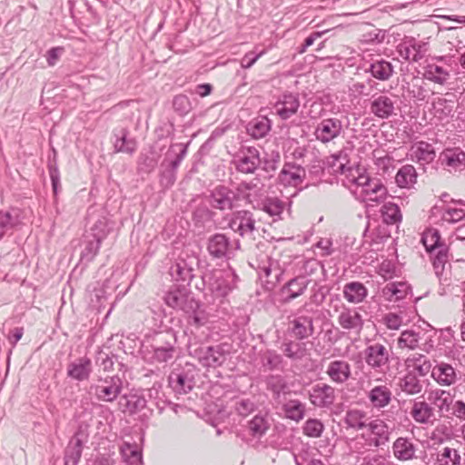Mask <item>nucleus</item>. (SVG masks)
I'll return each mask as SVG.
<instances>
[{"label":"nucleus","mask_w":465,"mask_h":465,"mask_svg":"<svg viewBox=\"0 0 465 465\" xmlns=\"http://www.w3.org/2000/svg\"><path fill=\"white\" fill-rule=\"evenodd\" d=\"M361 436L370 441L371 445L379 446L381 441L388 440L389 432L387 424L379 419L365 423Z\"/></svg>","instance_id":"nucleus-1"},{"label":"nucleus","mask_w":465,"mask_h":465,"mask_svg":"<svg viewBox=\"0 0 465 465\" xmlns=\"http://www.w3.org/2000/svg\"><path fill=\"white\" fill-rule=\"evenodd\" d=\"M305 177L304 168L293 163H287L283 165L278 178L284 186L297 187L302 183Z\"/></svg>","instance_id":"nucleus-2"},{"label":"nucleus","mask_w":465,"mask_h":465,"mask_svg":"<svg viewBox=\"0 0 465 465\" xmlns=\"http://www.w3.org/2000/svg\"><path fill=\"white\" fill-rule=\"evenodd\" d=\"M309 400L315 407L330 405L334 400V389L324 383L315 384L309 391Z\"/></svg>","instance_id":"nucleus-3"},{"label":"nucleus","mask_w":465,"mask_h":465,"mask_svg":"<svg viewBox=\"0 0 465 465\" xmlns=\"http://www.w3.org/2000/svg\"><path fill=\"white\" fill-rule=\"evenodd\" d=\"M341 123L338 119H325L322 121L315 130L316 138L322 143H328L340 135Z\"/></svg>","instance_id":"nucleus-4"},{"label":"nucleus","mask_w":465,"mask_h":465,"mask_svg":"<svg viewBox=\"0 0 465 465\" xmlns=\"http://www.w3.org/2000/svg\"><path fill=\"white\" fill-rule=\"evenodd\" d=\"M442 164L450 172H458L465 169V153L459 148L446 149L440 156Z\"/></svg>","instance_id":"nucleus-5"},{"label":"nucleus","mask_w":465,"mask_h":465,"mask_svg":"<svg viewBox=\"0 0 465 465\" xmlns=\"http://www.w3.org/2000/svg\"><path fill=\"white\" fill-rule=\"evenodd\" d=\"M338 323L344 330H353L359 332L362 329L363 320L356 309L343 308L338 316Z\"/></svg>","instance_id":"nucleus-6"},{"label":"nucleus","mask_w":465,"mask_h":465,"mask_svg":"<svg viewBox=\"0 0 465 465\" xmlns=\"http://www.w3.org/2000/svg\"><path fill=\"white\" fill-rule=\"evenodd\" d=\"M428 401L433 405L438 412H449L451 409L453 398L450 391L441 389L431 390L428 392Z\"/></svg>","instance_id":"nucleus-7"},{"label":"nucleus","mask_w":465,"mask_h":465,"mask_svg":"<svg viewBox=\"0 0 465 465\" xmlns=\"http://www.w3.org/2000/svg\"><path fill=\"white\" fill-rule=\"evenodd\" d=\"M365 360L369 366L381 368L388 363V351L383 345L375 343L366 349Z\"/></svg>","instance_id":"nucleus-8"},{"label":"nucleus","mask_w":465,"mask_h":465,"mask_svg":"<svg viewBox=\"0 0 465 465\" xmlns=\"http://www.w3.org/2000/svg\"><path fill=\"white\" fill-rule=\"evenodd\" d=\"M300 107L299 99L292 94H285L274 105L275 113L282 119L286 120L295 114Z\"/></svg>","instance_id":"nucleus-9"},{"label":"nucleus","mask_w":465,"mask_h":465,"mask_svg":"<svg viewBox=\"0 0 465 465\" xmlns=\"http://www.w3.org/2000/svg\"><path fill=\"white\" fill-rule=\"evenodd\" d=\"M326 373L332 381L337 383H343L351 376V366L345 361H333L329 363Z\"/></svg>","instance_id":"nucleus-10"},{"label":"nucleus","mask_w":465,"mask_h":465,"mask_svg":"<svg viewBox=\"0 0 465 465\" xmlns=\"http://www.w3.org/2000/svg\"><path fill=\"white\" fill-rule=\"evenodd\" d=\"M392 450L397 460L406 461L415 457L416 448L410 439L400 437L393 442Z\"/></svg>","instance_id":"nucleus-11"},{"label":"nucleus","mask_w":465,"mask_h":465,"mask_svg":"<svg viewBox=\"0 0 465 465\" xmlns=\"http://www.w3.org/2000/svg\"><path fill=\"white\" fill-rule=\"evenodd\" d=\"M432 378L442 386H450L456 381L457 375L454 368L448 363L436 365L431 371Z\"/></svg>","instance_id":"nucleus-12"},{"label":"nucleus","mask_w":465,"mask_h":465,"mask_svg":"<svg viewBox=\"0 0 465 465\" xmlns=\"http://www.w3.org/2000/svg\"><path fill=\"white\" fill-rule=\"evenodd\" d=\"M360 186L363 188L362 192L368 201L380 202L387 196V189L379 180L368 176L367 183Z\"/></svg>","instance_id":"nucleus-13"},{"label":"nucleus","mask_w":465,"mask_h":465,"mask_svg":"<svg viewBox=\"0 0 465 465\" xmlns=\"http://www.w3.org/2000/svg\"><path fill=\"white\" fill-rule=\"evenodd\" d=\"M406 371L418 374L420 377L426 376L431 369V364L429 360L421 354H414L410 356L405 361Z\"/></svg>","instance_id":"nucleus-14"},{"label":"nucleus","mask_w":465,"mask_h":465,"mask_svg":"<svg viewBox=\"0 0 465 465\" xmlns=\"http://www.w3.org/2000/svg\"><path fill=\"white\" fill-rule=\"evenodd\" d=\"M410 415L420 424H427L431 421L434 411L432 407L424 401H415L411 406Z\"/></svg>","instance_id":"nucleus-15"},{"label":"nucleus","mask_w":465,"mask_h":465,"mask_svg":"<svg viewBox=\"0 0 465 465\" xmlns=\"http://www.w3.org/2000/svg\"><path fill=\"white\" fill-rule=\"evenodd\" d=\"M92 371L91 360L87 358H81L72 362L67 367V374L69 377L84 381L89 378Z\"/></svg>","instance_id":"nucleus-16"},{"label":"nucleus","mask_w":465,"mask_h":465,"mask_svg":"<svg viewBox=\"0 0 465 465\" xmlns=\"http://www.w3.org/2000/svg\"><path fill=\"white\" fill-rule=\"evenodd\" d=\"M207 250L213 258H223L229 250V240L222 233L213 235L207 243Z\"/></svg>","instance_id":"nucleus-17"},{"label":"nucleus","mask_w":465,"mask_h":465,"mask_svg":"<svg viewBox=\"0 0 465 465\" xmlns=\"http://www.w3.org/2000/svg\"><path fill=\"white\" fill-rule=\"evenodd\" d=\"M343 296L350 303H360L368 295L367 288L359 282L346 283L343 287Z\"/></svg>","instance_id":"nucleus-18"},{"label":"nucleus","mask_w":465,"mask_h":465,"mask_svg":"<svg viewBox=\"0 0 465 465\" xmlns=\"http://www.w3.org/2000/svg\"><path fill=\"white\" fill-rule=\"evenodd\" d=\"M234 194L229 189L223 186H219L214 189L212 194L211 204L213 207L226 210L232 207V200Z\"/></svg>","instance_id":"nucleus-19"},{"label":"nucleus","mask_w":465,"mask_h":465,"mask_svg":"<svg viewBox=\"0 0 465 465\" xmlns=\"http://www.w3.org/2000/svg\"><path fill=\"white\" fill-rule=\"evenodd\" d=\"M368 397L373 407L383 408L391 402V391L387 386L379 385L369 391Z\"/></svg>","instance_id":"nucleus-20"},{"label":"nucleus","mask_w":465,"mask_h":465,"mask_svg":"<svg viewBox=\"0 0 465 465\" xmlns=\"http://www.w3.org/2000/svg\"><path fill=\"white\" fill-rule=\"evenodd\" d=\"M409 292V286L405 282H391L385 285L381 294L386 301L397 302L404 299Z\"/></svg>","instance_id":"nucleus-21"},{"label":"nucleus","mask_w":465,"mask_h":465,"mask_svg":"<svg viewBox=\"0 0 465 465\" xmlns=\"http://www.w3.org/2000/svg\"><path fill=\"white\" fill-rule=\"evenodd\" d=\"M371 111L379 118H387L392 114L394 104L388 96L380 95L371 102Z\"/></svg>","instance_id":"nucleus-22"},{"label":"nucleus","mask_w":465,"mask_h":465,"mask_svg":"<svg viewBox=\"0 0 465 465\" xmlns=\"http://www.w3.org/2000/svg\"><path fill=\"white\" fill-rule=\"evenodd\" d=\"M411 157L424 163H430L436 156L433 146L427 142H418L411 148Z\"/></svg>","instance_id":"nucleus-23"},{"label":"nucleus","mask_w":465,"mask_h":465,"mask_svg":"<svg viewBox=\"0 0 465 465\" xmlns=\"http://www.w3.org/2000/svg\"><path fill=\"white\" fill-rule=\"evenodd\" d=\"M417 180L415 168L411 164L402 166L395 176V182L401 188H411Z\"/></svg>","instance_id":"nucleus-24"},{"label":"nucleus","mask_w":465,"mask_h":465,"mask_svg":"<svg viewBox=\"0 0 465 465\" xmlns=\"http://www.w3.org/2000/svg\"><path fill=\"white\" fill-rule=\"evenodd\" d=\"M399 386L402 391L410 395L418 394L422 391V384L417 375L409 371L400 379Z\"/></svg>","instance_id":"nucleus-25"},{"label":"nucleus","mask_w":465,"mask_h":465,"mask_svg":"<svg viewBox=\"0 0 465 465\" xmlns=\"http://www.w3.org/2000/svg\"><path fill=\"white\" fill-rule=\"evenodd\" d=\"M292 333L298 339L309 337L313 332L312 321L308 317H299L292 321Z\"/></svg>","instance_id":"nucleus-26"},{"label":"nucleus","mask_w":465,"mask_h":465,"mask_svg":"<svg viewBox=\"0 0 465 465\" xmlns=\"http://www.w3.org/2000/svg\"><path fill=\"white\" fill-rule=\"evenodd\" d=\"M121 392L120 383L115 382L114 380L108 385L96 386L95 395L103 401L112 402L114 401Z\"/></svg>","instance_id":"nucleus-27"},{"label":"nucleus","mask_w":465,"mask_h":465,"mask_svg":"<svg viewBox=\"0 0 465 465\" xmlns=\"http://www.w3.org/2000/svg\"><path fill=\"white\" fill-rule=\"evenodd\" d=\"M436 462L438 465H460V455L458 450L446 446L438 451Z\"/></svg>","instance_id":"nucleus-28"},{"label":"nucleus","mask_w":465,"mask_h":465,"mask_svg":"<svg viewBox=\"0 0 465 465\" xmlns=\"http://www.w3.org/2000/svg\"><path fill=\"white\" fill-rule=\"evenodd\" d=\"M424 77L435 84H444L450 77L449 72L437 64H429L424 72Z\"/></svg>","instance_id":"nucleus-29"},{"label":"nucleus","mask_w":465,"mask_h":465,"mask_svg":"<svg viewBox=\"0 0 465 465\" xmlns=\"http://www.w3.org/2000/svg\"><path fill=\"white\" fill-rule=\"evenodd\" d=\"M286 418L294 421H300L305 414V405L298 400H292L283 405Z\"/></svg>","instance_id":"nucleus-30"},{"label":"nucleus","mask_w":465,"mask_h":465,"mask_svg":"<svg viewBox=\"0 0 465 465\" xmlns=\"http://www.w3.org/2000/svg\"><path fill=\"white\" fill-rule=\"evenodd\" d=\"M344 421L350 428L363 430L366 423V413L361 410H349L346 412Z\"/></svg>","instance_id":"nucleus-31"},{"label":"nucleus","mask_w":465,"mask_h":465,"mask_svg":"<svg viewBox=\"0 0 465 465\" xmlns=\"http://www.w3.org/2000/svg\"><path fill=\"white\" fill-rule=\"evenodd\" d=\"M237 220H239V223L234 230L241 235H243L246 232H252L254 230V220L248 212L238 213L235 220L232 222V224H236Z\"/></svg>","instance_id":"nucleus-32"},{"label":"nucleus","mask_w":465,"mask_h":465,"mask_svg":"<svg viewBox=\"0 0 465 465\" xmlns=\"http://www.w3.org/2000/svg\"><path fill=\"white\" fill-rule=\"evenodd\" d=\"M343 174H345L347 180L350 183L357 184L359 186L361 184H365L368 181L366 170L360 165L354 167L347 166L345 173H343Z\"/></svg>","instance_id":"nucleus-33"},{"label":"nucleus","mask_w":465,"mask_h":465,"mask_svg":"<svg viewBox=\"0 0 465 465\" xmlns=\"http://www.w3.org/2000/svg\"><path fill=\"white\" fill-rule=\"evenodd\" d=\"M383 221L388 224L399 223L402 216L399 206L392 203H385L381 208Z\"/></svg>","instance_id":"nucleus-34"},{"label":"nucleus","mask_w":465,"mask_h":465,"mask_svg":"<svg viewBox=\"0 0 465 465\" xmlns=\"http://www.w3.org/2000/svg\"><path fill=\"white\" fill-rule=\"evenodd\" d=\"M419 341V333L413 331H404L398 338V347L401 350H414L418 347Z\"/></svg>","instance_id":"nucleus-35"},{"label":"nucleus","mask_w":465,"mask_h":465,"mask_svg":"<svg viewBox=\"0 0 465 465\" xmlns=\"http://www.w3.org/2000/svg\"><path fill=\"white\" fill-rule=\"evenodd\" d=\"M371 74L380 80H387L392 74V66L387 61H378L371 66Z\"/></svg>","instance_id":"nucleus-36"},{"label":"nucleus","mask_w":465,"mask_h":465,"mask_svg":"<svg viewBox=\"0 0 465 465\" xmlns=\"http://www.w3.org/2000/svg\"><path fill=\"white\" fill-rule=\"evenodd\" d=\"M324 430V426L321 420L317 419L307 420L302 427L304 435L310 438H319Z\"/></svg>","instance_id":"nucleus-37"},{"label":"nucleus","mask_w":465,"mask_h":465,"mask_svg":"<svg viewBox=\"0 0 465 465\" xmlns=\"http://www.w3.org/2000/svg\"><path fill=\"white\" fill-rule=\"evenodd\" d=\"M348 163L349 160L347 158V155L345 153H342L341 152L339 153L338 154L331 155L328 158L329 166L332 169V172L336 173H345Z\"/></svg>","instance_id":"nucleus-38"},{"label":"nucleus","mask_w":465,"mask_h":465,"mask_svg":"<svg viewBox=\"0 0 465 465\" xmlns=\"http://www.w3.org/2000/svg\"><path fill=\"white\" fill-rule=\"evenodd\" d=\"M448 262V250L440 249L432 259L433 269L437 276H441L444 273Z\"/></svg>","instance_id":"nucleus-39"},{"label":"nucleus","mask_w":465,"mask_h":465,"mask_svg":"<svg viewBox=\"0 0 465 465\" xmlns=\"http://www.w3.org/2000/svg\"><path fill=\"white\" fill-rule=\"evenodd\" d=\"M306 289V284L303 281L297 279L289 282L287 286L284 288V292L287 293L286 300H293L302 295Z\"/></svg>","instance_id":"nucleus-40"},{"label":"nucleus","mask_w":465,"mask_h":465,"mask_svg":"<svg viewBox=\"0 0 465 465\" xmlns=\"http://www.w3.org/2000/svg\"><path fill=\"white\" fill-rule=\"evenodd\" d=\"M440 239V236L437 230L428 229L424 232L421 241L425 246L426 251L431 252L439 246Z\"/></svg>","instance_id":"nucleus-41"},{"label":"nucleus","mask_w":465,"mask_h":465,"mask_svg":"<svg viewBox=\"0 0 465 465\" xmlns=\"http://www.w3.org/2000/svg\"><path fill=\"white\" fill-rule=\"evenodd\" d=\"M381 322L390 330H399L403 322L401 313L388 312L382 316Z\"/></svg>","instance_id":"nucleus-42"},{"label":"nucleus","mask_w":465,"mask_h":465,"mask_svg":"<svg viewBox=\"0 0 465 465\" xmlns=\"http://www.w3.org/2000/svg\"><path fill=\"white\" fill-rule=\"evenodd\" d=\"M261 279L263 282V286L268 291L272 290L280 281L278 274L272 275V269L270 267L262 268Z\"/></svg>","instance_id":"nucleus-43"},{"label":"nucleus","mask_w":465,"mask_h":465,"mask_svg":"<svg viewBox=\"0 0 465 465\" xmlns=\"http://www.w3.org/2000/svg\"><path fill=\"white\" fill-rule=\"evenodd\" d=\"M249 429L254 435H262L268 429L267 421L263 417L255 416L250 420Z\"/></svg>","instance_id":"nucleus-44"},{"label":"nucleus","mask_w":465,"mask_h":465,"mask_svg":"<svg viewBox=\"0 0 465 465\" xmlns=\"http://www.w3.org/2000/svg\"><path fill=\"white\" fill-rule=\"evenodd\" d=\"M268 387L277 395L286 392V383L281 376H271L267 381Z\"/></svg>","instance_id":"nucleus-45"},{"label":"nucleus","mask_w":465,"mask_h":465,"mask_svg":"<svg viewBox=\"0 0 465 465\" xmlns=\"http://www.w3.org/2000/svg\"><path fill=\"white\" fill-rule=\"evenodd\" d=\"M406 59L417 62L421 59L426 51V45H413L411 48H407Z\"/></svg>","instance_id":"nucleus-46"},{"label":"nucleus","mask_w":465,"mask_h":465,"mask_svg":"<svg viewBox=\"0 0 465 465\" xmlns=\"http://www.w3.org/2000/svg\"><path fill=\"white\" fill-rule=\"evenodd\" d=\"M258 164V160L255 157H243L241 159L238 168L241 172L249 173H252Z\"/></svg>","instance_id":"nucleus-47"},{"label":"nucleus","mask_w":465,"mask_h":465,"mask_svg":"<svg viewBox=\"0 0 465 465\" xmlns=\"http://www.w3.org/2000/svg\"><path fill=\"white\" fill-rule=\"evenodd\" d=\"M64 49L61 46L53 47L46 52L45 57L49 66H54L59 61L61 55L64 54Z\"/></svg>","instance_id":"nucleus-48"},{"label":"nucleus","mask_w":465,"mask_h":465,"mask_svg":"<svg viewBox=\"0 0 465 465\" xmlns=\"http://www.w3.org/2000/svg\"><path fill=\"white\" fill-rule=\"evenodd\" d=\"M263 210L272 216L279 215L283 211V205L278 200H270L264 203Z\"/></svg>","instance_id":"nucleus-49"},{"label":"nucleus","mask_w":465,"mask_h":465,"mask_svg":"<svg viewBox=\"0 0 465 465\" xmlns=\"http://www.w3.org/2000/svg\"><path fill=\"white\" fill-rule=\"evenodd\" d=\"M465 213L461 209H448L443 213V220L449 223H457L463 219Z\"/></svg>","instance_id":"nucleus-50"},{"label":"nucleus","mask_w":465,"mask_h":465,"mask_svg":"<svg viewBox=\"0 0 465 465\" xmlns=\"http://www.w3.org/2000/svg\"><path fill=\"white\" fill-rule=\"evenodd\" d=\"M12 226V216L9 213L0 212V239Z\"/></svg>","instance_id":"nucleus-51"},{"label":"nucleus","mask_w":465,"mask_h":465,"mask_svg":"<svg viewBox=\"0 0 465 465\" xmlns=\"http://www.w3.org/2000/svg\"><path fill=\"white\" fill-rule=\"evenodd\" d=\"M452 415L460 420H465V402L462 401H456L452 407Z\"/></svg>","instance_id":"nucleus-52"},{"label":"nucleus","mask_w":465,"mask_h":465,"mask_svg":"<svg viewBox=\"0 0 465 465\" xmlns=\"http://www.w3.org/2000/svg\"><path fill=\"white\" fill-rule=\"evenodd\" d=\"M263 54L264 51L255 56L252 55L253 54L252 52L246 54L242 59V66L244 68H250Z\"/></svg>","instance_id":"nucleus-53"},{"label":"nucleus","mask_w":465,"mask_h":465,"mask_svg":"<svg viewBox=\"0 0 465 465\" xmlns=\"http://www.w3.org/2000/svg\"><path fill=\"white\" fill-rule=\"evenodd\" d=\"M165 302L168 306L176 308L180 306V299L176 292H169L165 297Z\"/></svg>","instance_id":"nucleus-54"},{"label":"nucleus","mask_w":465,"mask_h":465,"mask_svg":"<svg viewBox=\"0 0 465 465\" xmlns=\"http://www.w3.org/2000/svg\"><path fill=\"white\" fill-rule=\"evenodd\" d=\"M24 335V329L21 327L15 328L11 331L10 341L13 344H16Z\"/></svg>","instance_id":"nucleus-55"},{"label":"nucleus","mask_w":465,"mask_h":465,"mask_svg":"<svg viewBox=\"0 0 465 465\" xmlns=\"http://www.w3.org/2000/svg\"><path fill=\"white\" fill-rule=\"evenodd\" d=\"M196 88H197V94L201 97H205L211 94L213 86L210 84H203L197 85Z\"/></svg>","instance_id":"nucleus-56"},{"label":"nucleus","mask_w":465,"mask_h":465,"mask_svg":"<svg viewBox=\"0 0 465 465\" xmlns=\"http://www.w3.org/2000/svg\"><path fill=\"white\" fill-rule=\"evenodd\" d=\"M297 347H298V344H293V343L285 344L283 352L287 357H290V358L294 357L296 354V351L294 350V348H297Z\"/></svg>","instance_id":"nucleus-57"},{"label":"nucleus","mask_w":465,"mask_h":465,"mask_svg":"<svg viewBox=\"0 0 465 465\" xmlns=\"http://www.w3.org/2000/svg\"><path fill=\"white\" fill-rule=\"evenodd\" d=\"M321 35H322V33H319V32H317V33H313V34H312L311 35H309V36L305 39V41H304V45H305V46H306V47L311 46V45L314 43V41H315L316 39H318L319 37H321Z\"/></svg>","instance_id":"nucleus-58"},{"label":"nucleus","mask_w":465,"mask_h":465,"mask_svg":"<svg viewBox=\"0 0 465 465\" xmlns=\"http://www.w3.org/2000/svg\"><path fill=\"white\" fill-rule=\"evenodd\" d=\"M135 150V146L133 143H127L126 145L123 144L117 149V152L132 153Z\"/></svg>","instance_id":"nucleus-59"},{"label":"nucleus","mask_w":465,"mask_h":465,"mask_svg":"<svg viewBox=\"0 0 465 465\" xmlns=\"http://www.w3.org/2000/svg\"><path fill=\"white\" fill-rule=\"evenodd\" d=\"M173 103H174V105H176V104H181V105H183V104H187V103H188V100H187V97H186V96H184V95H179V96H176V97L174 98V102H173Z\"/></svg>","instance_id":"nucleus-60"},{"label":"nucleus","mask_w":465,"mask_h":465,"mask_svg":"<svg viewBox=\"0 0 465 465\" xmlns=\"http://www.w3.org/2000/svg\"><path fill=\"white\" fill-rule=\"evenodd\" d=\"M77 450H75V457L74 459V462H76L81 457V442L77 440Z\"/></svg>","instance_id":"nucleus-61"},{"label":"nucleus","mask_w":465,"mask_h":465,"mask_svg":"<svg viewBox=\"0 0 465 465\" xmlns=\"http://www.w3.org/2000/svg\"><path fill=\"white\" fill-rule=\"evenodd\" d=\"M257 128L259 129V135L262 136L267 132V126L265 124H258Z\"/></svg>","instance_id":"nucleus-62"},{"label":"nucleus","mask_w":465,"mask_h":465,"mask_svg":"<svg viewBox=\"0 0 465 465\" xmlns=\"http://www.w3.org/2000/svg\"><path fill=\"white\" fill-rule=\"evenodd\" d=\"M460 65L465 69V52L459 58Z\"/></svg>","instance_id":"nucleus-63"},{"label":"nucleus","mask_w":465,"mask_h":465,"mask_svg":"<svg viewBox=\"0 0 465 465\" xmlns=\"http://www.w3.org/2000/svg\"><path fill=\"white\" fill-rule=\"evenodd\" d=\"M460 334L462 340L465 341V322L461 324L460 326Z\"/></svg>","instance_id":"nucleus-64"}]
</instances>
